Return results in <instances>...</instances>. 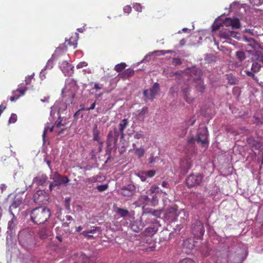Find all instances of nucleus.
Returning a JSON list of instances; mask_svg holds the SVG:
<instances>
[{
	"mask_svg": "<svg viewBox=\"0 0 263 263\" xmlns=\"http://www.w3.org/2000/svg\"><path fill=\"white\" fill-rule=\"evenodd\" d=\"M161 186L163 187H164V188H166V189H168L170 187V185H169V184L166 181H163L161 183Z\"/></svg>",
	"mask_w": 263,
	"mask_h": 263,
	"instance_id": "nucleus-64",
	"label": "nucleus"
},
{
	"mask_svg": "<svg viewBox=\"0 0 263 263\" xmlns=\"http://www.w3.org/2000/svg\"><path fill=\"white\" fill-rule=\"evenodd\" d=\"M179 263H195V262L191 258H186L180 260Z\"/></svg>",
	"mask_w": 263,
	"mask_h": 263,
	"instance_id": "nucleus-56",
	"label": "nucleus"
},
{
	"mask_svg": "<svg viewBox=\"0 0 263 263\" xmlns=\"http://www.w3.org/2000/svg\"><path fill=\"white\" fill-rule=\"evenodd\" d=\"M159 90V84L157 83H154L153 87L149 89L145 90L143 92V95L148 93H151V96H155Z\"/></svg>",
	"mask_w": 263,
	"mask_h": 263,
	"instance_id": "nucleus-22",
	"label": "nucleus"
},
{
	"mask_svg": "<svg viewBox=\"0 0 263 263\" xmlns=\"http://www.w3.org/2000/svg\"><path fill=\"white\" fill-rule=\"evenodd\" d=\"M120 138V134L117 128L115 127L113 130H110L107 135L106 145L108 149H116L118 145V139Z\"/></svg>",
	"mask_w": 263,
	"mask_h": 263,
	"instance_id": "nucleus-6",
	"label": "nucleus"
},
{
	"mask_svg": "<svg viewBox=\"0 0 263 263\" xmlns=\"http://www.w3.org/2000/svg\"><path fill=\"white\" fill-rule=\"evenodd\" d=\"M47 180V176L45 175H42L40 176L34 177L33 179L32 183H36L37 185H44Z\"/></svg>",
	"mask_w": 263,
	"mask_h": 263,
	"instance_id": "nucleus-23",
	"label": "nucleus"
},
{
	"mask_svg": "<svg viewBox=\"0 0 263 263\" xmlns=\"http://www.w3.org/2000/svg\"><path fill=\"white\" fill-rule=\"evenodd\" d=\"M108 187V186L107 184H102L98 185L97 186V189L99 192H103L106 191Z\"/></svg>",
	"mask_w": 263,
	"mask_h": 263,
	"instance_id": "nucleus-49",
	"label": "nucleus"
},
{
	"mask_svg": "<svg viewBox=\"0 0 263 263\" xmlns=\"http://www.w3.org/2000/svg\"><path fill=\"white\" fill-rule=\"evenodd\" d=\"M17 120V116L14 114H12L9 120V123H14Z\"/></svg>",
	"mask_w": 263,
	"mask_h": 263,
	"instance_id": "nucleus-52",
	"label": "nucleus"
},
{
	"mask_svg": "<svg viewBox=\"0 0 263 263\" xmlns=\"http://www.w3.org/2000/svg\"><path fill=\"white\" fill-rule=\"evenodd\" d=\"M133 8L138 12H141L142 11V7L140 3H134L133 5Z\"/></svg>",
	"mask_w": 263,
	"mask_h": 263,
	"instance_id": "nucleus-46",
	"label": "nucleus"
},
{
	"mask_svg": "<svg viewBox=\"0 0 263 263\" xmlns=\"http://www.w3.org/2000/svg\"><path fill=\"white\" fill-rule=\"evenodd\" d=\"M22 198L19 196H16L14 198V199L13 200V202L11 204V205L10 206L9 208V211L11 213V208H17L22 203Z\"/></svg>",
	"mask_w": 263,
	"mask_h": 263,
	"instance_id": "nucleus-28",
	"label": "nucleus"
},
{
	"mask_svg": "<svg viewBox=\"0 0 263 263\" xmlns=\"http://www.w3.org/2000/svg\"><path fill=\"white\" fill-rule=\"evenodd\" d=\"M183 245L184 248L189 250H192L195 247L194 241L191 238H189L183 241Z\"/></svg>",
	"mask_w": 263,
	"mask_h": 263,
	"instance_id": "nucleus-31",
	"label": "nucleus"
},
{
	"mask_svg": "<svg viewBox=\"0 0 263 263\" xmlns=\"http://www.w3.org/2000/svg\"><path fill=\"white\" fill-rule=\"evenodd\" d=\"M158 231V229L155 227H148L144 231V235L147 236H151L154 235Z\"/></svg>",
	"mask_w": 263,
	"mask_h": 263,
	"instance_id": "nucleus-32",
	"label": "nucleus"
},
{
	"mask_svg": "<svg viewBox=\"0 0 263 263\" xmlns=\"http://www.w3.org/2000/svg\"><path fill=\"white\" fill-rule=\"evenodd\" d=\"M172 63L174 65L177 66L181 64L182 62L179 58H173L172 60Z\"/></svg>",
	"mask_w": 263,
	"mask_h": 263,
	"instance_id": "nucleus-54",
	"label": "nucleus"
},
{
	"mask_svg": "<svg viewBox=\"0 0 263 263\" xmlns=\"http://www.w3.org/2000/svg\"><path fill=\"white\" fill-rule=\"evenodd\" d=\"M123 11L125 13L129 14L132 11V7L129 5H126L123 8Z\"/></svg>",
	"mask_w": 263,
	"mask_h": 263,
	"instance_id": "nucleus-58",
	"label": "nucleus"
},
{
	"mask_svg": "<svg viewBox=\"0 0 263 263\" xmlns=\"http://www.w3.org/2000/svg\"><path fill=\"white\" fill-rule=\"evenodd\" d=\"M126 66L125 63H121L117 64L115 67V70L117 72H120L123 70Z\"/></svg>",
	"mask_w": 263,
	"mask_h": 263,
	"instance_id": "nucleus-44",
	"label": "nucleus"
},
{
	"mask_svg": "<svg viewBox=\"0 0 263 263\" xmlns=\"http://www.w3.org/2000/svg\"><path fill=\"white\" fill-rule=\"evenodd\" d=\"M254 72H252V71H250L249 70H246V73L247 75L251 78H252L254 80H257V77L255 76V74L253 73Z\"/></svg>",
	"mask_w": 263,
	"mask_h": 263,
	"instance_id": "nucleus-53",
	"label": "nucleus"
},
{
	"mask_svg": "<svg viewBox=\"0 0 263 263\" xmlns=\"http://www.w3.org/2000/svg\"><path fill=\"white\" fill-rule=\"evenodd\" d=\"M87 65H88V64L86 62H85V61L81 62L77 65V68L80 69V68H83L84 67H86Z\"/></svg>",
	"mask_w": 263,
	"mask_h": 263,
	"instance_id": "nucleus-57",
	"label": "nucleus"
},
{
	"mask_svg": "<svg viewBox=\"0 0 263 263\" xmlns=\"http://www.w3.org/2000/svg\"><path fill=\"white\" fill-rule=\"evenodd\" d=\"M235 56L236 59L238 60L240 62L243 61L246 58V55L245 53L241 50H238L236 52Z\"/></svg>",
	"mask_w": 263,
	"mask_h": 263,
	"instance_id": "nucleus-39",
	"label": "nucleus"
},
{
	"mask_svg": "<svg viewBox=\"0 0 263 263\" xmlns=\"http://www.w3.org/2000/svg\"><path fill=\"white\" fill-rule=\"evenodd\" d=\"M50 233L51 231L49 229L44 228L39 231L38 235L41 239H45L50 236Z\"/></svg>",
	"mask_w": 263,
	"mask_h": 263,
	"instance_id": "nucleus-24",
	"label": "nucleus"
},
{
	"mask_svg": "<svg viewBox=\"0 0 263 263\" xmlns=\"http://www.w3.org/2000/svg\"><path fill=\"white\" fill-rule=\"evenodd\" d=\"M148 108L147 107H143L141 110L139 111L138 116L139 118L142 119L144 118L145 114L147 112Z\"/></svg>",
	"mask_w": 263,
	"mask_h": 263,
	"instance_id": "nucleus-43",
	"label": "nucleus"
},
{
	"mask_svg": "<svg viewBox=\"0 0 263 263\" xmlns=\"http://www.w3.org/2000/svg\"><path fill=\"white\" fill-rule=\"evenodd\" d=\"M157 52H161L162 54H164L165 53H172L173 52V50H155L153 52H149L147 54L144 58V59L140 62V63L143 62L144 61H148V58H149L151 55H153L155 53Z\"/></svg>",
	"mask_w": 263,
	"mask_h": 263,
	"instance_id": "nucleus-26",
	"label": "nucleus"
},
{
	"mask_svg": "<svg viewBox=\"0 0 263 263\" xmlns=\"http://www.w3.org/2000/svg\"><path fill=\"white\" fill-rule=\"evenodd\" d=\"M191 231L197 238L201 239L204 233L203 223L198 220H195L192 223Z\"/></svg>",
	"mask_w": 263,
	"mask_h": 263,
	"instance_id": "nucleus-8",
	"label": "nucleus"
},
{
	"mask_svg": "<svg viewBox=\"0 0 263 263\" xmlns=\"http://www.w3.org/2000/svg\"><path fill=\"white\" fill-rule=\"evenodd\" d=\"M150 195H151L147 193L146 192L145 194H143L140 196V200H142V201L144 202H147L148 203L149 198V196H150Z\"/></svg>",
	"mask_w": 263,
	"mask_h": 263,
	"instance_id": "nucleus-48",
	"label": "nucleus"
},
{
	"mask_svg": "<svg viewBox=\"0 0 263 263\" xmlns=\"http://www.w3.org/2000/svg\"><path fill=\"white\" fill-rule=\"evenodd\" d=\"M248 255V251L246 247L242 250H239L237 251L234 256H231L228 259L230 263H242Z\"/></svg>",
	"mask_w": 263,
	"mask_h": 263,
	"instance_id": "nucleus-9",
	"label": "nucleus"
},
{
	"mask_svg": "<svg viewBox=\"0 0 263 263\" xmlns=\"http://www.w3.org/2000/svg\"><path fill=\"white\" fill-rule=\"evenodd\" d=\"M190 73L189 81H193L195 83V87L198 91L202 92L204 89V85L201 78V71L196 67L189 68L186 71Z\"/></svg>",
	"mask_w": 263,
	"mask_h": 263,
	"instance_id": "nucleus-5",
	"label": "nucleus"
},
{
	"mask_svg": "<svg viewBox=\"0 0 263 263\" xmlns=\"http://www.w3.org/2000/svg\"><path fill=\"white\" fill-rule=\"evenodd\" d=\"M151 93H148L147 94L144 95V96L147 99L153 100L155 96H151Z\"/></svg>",
	"mask_w": 263,
	"mask_h": 263,
	"instance_id": "nucleus-63",
	"label": "nucleus"
},
{
	"mask_svg": "<svg viewBox=\"0 0 263 263\" xmlns=\"http://www.w3.org/2000/svg\"><path fill=\"white\" fill-rule=\"evenodd\" d=\"M144 172L146 174L147 177H149V178L153 177L156 174L155 171H153V170H151V171Z\"/></svg>",
	"mask_w": 263,
	"mask_h": 263,
	"instance_id": "nucleus-59",
	"label": "nucleus"
},
{
	"mask_svg": "<svg viewBox=\"0 0 263 263\" xmlns=\"http://www.w3.org/2000/svg\"><path fill=\"white\" fill-rule=\"evenodd\" d=\"M116 213L121 217H126L129 215V212L127 210L119 208L117 209Z\"/></svg>",
	"mask_w": 263,
	"mask_h": 263,
	"instance_id": "nucleus-38",
	"label": "nucleus"
},
{
	"mask_svg": "<svg viewBox=\"0 0 263 263\" xmlns=\"http://www.w3.org/2000/svg\"><path fill=\"white\" fill-rule=\"evenodd\" d=\"M50 215L49 209L42 206L34 209L30 214L31 219L36 224L44 223L48 221Z\"/></svg>",
	"mask_w": 263,
	"mask_h": 263,
	"instance_id": "nucleus-4",
	"label": "nucleus"
},
{
	"mask_svg": "<svg viewBox=\"0 0 263 263\" xmlns=\"http://www.w3.org/2000/svg\"><path fill=\"white\" fill-rule=\"evenodd\" d=\"M98 232V234H99L100 233V228L98 227L93 228L91 230H88L86 231H84L82 233V235H87V234H95L96 233Z\"/></svg>",
	"mask_w": 263,
	"mask_h": 263,
	"instance_id": "nucleus-42",
	"label": "nucleus"
},
{
	"mask_svg": "<svg viewBox=\"0 0 263 263\" xmlns=\"http://www.w3.org/2000/svg\"><path fill=\"white\" fill-rule=\"evenodd\" d=\"M57 118H58V119L55 122L54 125L50 127L49 123H47V125H46L44 132L42 135L43 137V140L44 143L45 142V135L46 133L48 131V130H50V132H52L54 130V128L55 127H60L61 126H64L65 124L62 123V118L60 116V115H59V117L57 116Z\"/></svg>",
	"mask_w": 263,
	"mask_h": 263,
	"instance_id": "nucleus-13",
	"label": "nucleus"
},
{
	"mask_svg": "<svg viewBox=\"0 0 263 263\" xmlns=\"http://www.w3.org/2000/svg\"><path fill=\"white\" fill-rule=\"evenodd\" d=\"M196 120V118H195V116H194L191 119H190V120H189L184 122V124L185 128L183 131L182 134L180 135L181 136H183L184 135H185L186 134L188 127L190 126H193L195 124Z\"/></svg>",
	"mask_w": 263,
	"mask_h": 263,
	"instance_id": "nucleus-25",
	"label": "nucleus"
},
{
	"mask_svg": "<svg viewBox=\"0 0 263 263\" xmlns=\"http://www.w3.org/2000/svg\"><path fill=\"white\" fill-rule=\"evenodd\" d=\"M78 89L76 81L70 78L66 80L65 87L62 89L61 101H57L51 107L49 120L53 122L61 114L65 111L68 105L75 103L74 98Z\"/></svg>",
	"mask_w": 263,
	"mask_h": 263,
	"instance_id": "nucleus-1",
	"label": "nucleus"
},
{
	"mask_svg": "<svg viewBox=\"0 0 263 263\" xmlns=\"http://www.w3.org/2000/svg\"><path fill=\"white\" fill-rule=\"evenodd\" d=\"M76 35L77 39H76L71 37L69 39L68 43L70 46H73L74 48H76L77 47V40L79 37L78 33H76Z\"/></svg>",
	"mask_w": 263,
	"mask_h": 263,
	"instance_id": "nucleus-41",
	"label": "nucleus"
},
{
	"mask_svg": "<svg viewBox=\"0 0 263 263\" xmlns=\"http://www.w3.org/2000/svg\"><path fill=\"white\" fill-rule=\"evenodd\" d=\"M34 235V230L31 227L20 231L18 235V240L21 246L27 250L33 248L35 245Z\"/></svg>",
	"mask_w": 263,
	"mask_h": 263,
	"instance_id": "nucleus-3",
	"label": "nucleus"
},
{
	"mask_svg": "<svg viewBox=\"0 0 263 263\" xmlns=\"http://www.w3.org/2000/svg\"><path fill=\"white\" fill-rule=\"evenodd\" d=\"M134 137L136 139H139L143 137V135L141 133H136L134 135Z\"/></svg>",
	"mask_w": 263,
	"mask_h": 263,
	"instance_id": "nucleus-62",
	"label": "nucleus"
},
{
	"mask_svg": "<svg viewBox=\"0 0 263 263\" xmlns=\"http://www.w3.org/2000/svg\"><path fill=\"white\" fill-rule=\"evenodd\" d=\"M202 179L203 176L201 174H191L186 179V183L189 187H193L199 185Z\"/></svg>",
	"mask_w": 263,
	"mask_h": 263,
	"instance_id": "nucleus-11",
	"label": "nucleus"
},
{
	"mask_svg": "<svg viewBox=\"0 0 263 263\" xmlns=\"http://www.w3.org/2000/svg\"><path fill=\"white\" fill-rule=\"evenodd\" d=\"M144 215H148L149 216H155L156 218L160 217L161 214V211L160 210L150 209L147 211L144 212Z\"/></svg>",
	"mask_w": 263,
	"mask_h": 263,
	"instance_id": "nucleus-29",
	"label": "nucleus"
},
{
	"mask_svg": "<svg viewBox=\"0 0 263 263\" xmlns=\"http://www.w3.org/2000/svg\"><path fill=\"white\" fill-rule=\"evenodd\" d=\"M151 205L155 206L158 203V199L156 195H151L148 201Z\"/></svg>",
	"mask_w": 263,
	"mask_h": 263,
	"instance_id": "nucleus-35",
	"label": "nucleus"
},
{
	"mask_svg": "<svg viewBox=\"0 0 263 263\" xmlns=\"http://www.w3.org/2000/svg\"><path fill=\"white\" fill-rule=\"evenodd\" d=\"M160 192L161 193H164L166 194L165 192H163L162 190H159L158 186L153 185L150 189L147 191V193L149 194L150 195H154V194H157Z\"/></svg>",
	"mask_w": 263,
	"mask_h": 263,
	"instance_id": "nucleus-33",
	"label": "nucleus"
},
{
	"mask_svg": "<svg viewBox=\"0 0 263 263\" xmlns=\"http://www.w3.org/2000/svg\"><path fill=\"white\" fill-rule=\"evenodd\" d=\"M27 90V88L26 86H23V84H21L18 86L17 89L15 91H13V93H14L15 92H18L20 93V96H22L25 94Z\"/></svg>",
	"mask_w": 263,
	"mask_h": 263,
	"instance_id": "nucleus-37",
	"label": "nucleus"
},
{
	"mask_svg": "<svg viewBox=\"0 0 263 263\" xmlns=\"http://www.w3.org/2000/svg\"><path fill=\"white\" fill-rule=\"evenodd\" d=\"M34 201L37 204H43L48 200V195L44 190L37 191L33 196Z\"/></svg>",
	"mask_w": 263,
	"mask_h": 263,
	"instance_id": "nucleus-14",
	"label": "nucleus"
},
{
	"mask_svg": "<svg viewBox=\"0 0 263 263\" xmlns=\"http://www.w3.org/2000/svg\"><path fill=\"white\" fill-rule=\"evenodd\" d=\"M136 186L133 183H129L122 186L120 190V193L124 196L129 197L133 195L136 191Z\"/></svg>",
	"mask_w": 263,
	"mask_h": 263,
	"instance_id": "nucleus-12",
	"label": "nucleus"
},
{
	"mask_svg": "<svg viewBox=\"0 0 263 263\" xmlns=\"http://www.w3.org/2000/svg\"><path fill=\"white\" fill-rule=\"evenodd\" d=\"M254 118L256 120V123L258 124L260 123L261 124H263V116H262L260 118L254 116Z\"/></svg>",
	"mask_w": 263,
	"mask_h": 263,
	"instance_id": "nucleus-61",
	"label": "nucleus"
},
{
	"mask_svg": "<svg viewBox=\"0 0 263 263\" xmlns=\"http://www.w3.org/2000/svg\"><path fill=\"white\" fill-rule=\"evenodd\" d=\"M190 88L187 86H184L182 89V92L184 96V99L188 103H191L193 101V98L190 97L189 95Z\"/></svg>",
	"mask_w": 263,
	"mask_h": 263,
	"instance_id": "nucleus-27",
	"label": "nucleus"
},
{
	"mask_svg": "<svg viewBox=\"0 0 263 263\" xmlns=\"http://www.w3.org/2000/svg\"><path fill=\"white\" fill-rule=\"evenodd\" d=\"M137 176L140 178L142 181H145L147 178L144 172H140L138 173L137 174Z\"/></svg>",
	"mask_w": 263,
	"mask_h": 263,
	"instance_id": "nucleus-45",
	"label": "nucleus"
},
{
	"mask_svg": "<svg viewBox=\"0 0 263 263\" xmlns=\"http://www.w3.org/2000/svg\"><path fill=\"white\" fill-rule=\"evenodd\" d=\"M50 179L53 181L49 185L50 191H52L54 186H60L62 184H67L69 181V179L67 177L62 176L58 172H54L51 175Z\"/></svg>",
	"mask_w": 263,
	"mask_h": 263,
	"instance_id": "nucleus-7",
	"label": "nucleus"
},
{
	"mask_svg": "<svg viewBox=\"0 0 263 263\" xmlns=\"http://www.w3.org/2000/svg\"><path fill=\"white\" fill-rule=\"evenodd\" d=\"M46 69L44 68L42 70V71L40 72V78L42 80H43L46 78V73L45 72Z\"/></svg>",
	"mask_w": 263,
	"mask_h": 263,
	"instance_id": "nucleus-60",
	"label": "nucleus"
},
{
	"mask_svg": "<svg viewBox=\"0 0 263 263\" xmlns=\"http://www.w3.org/2000/svg\"><path fill=\"white\" fill-rule=\"evenodd\" d=\"M231 27L232 29H238L240 27L239 20L237 18H226L224 20H221L220 17L217 18L212 25V30L215 31L220 30L219 34L221 39L229 40L230 37L236 36V32L226 29L225 31L221 30V28Z\"/></svg>",
	"mask_w": 263,
	"mask_h": 263,
	"instance_id": "nucleus-2",
	"label": "nucleus"
},
{
	"mask_svg": "<svg viewBox=\"0 0 263 263\" xmlns=\"http://www.w3.org/2000/svg\"><path fill=\"white\" fill-rule=\"evenodd\" d=\"M134 151L135 155L139 158L142 157L145 154V150L142 147L136 148Z\"/></svg>",
	"mask_w": 263,
	"mask_h": 263,
	"instance_id": "nucleus-40",
	"label": "nucleus"
},
{
	"mask_svg": "<svg viewBox=\"0 0 263 263\" xmlns=\"http://www.w3.org/2000/svg\"><path fill=\"white\" fill-rule=\"evenodd\" d=\"M65 46L61 45L57 48L54 53L52 54V57L46 63V66H45V69H51L53 66V60L54 58L56 56H58L60 54L61 52L64 51L65 50Z\"/></svg>",
	"mask_w": 263,
	"mask_h": 263,
	"instance_id": "nucleus-16",
	"label": "nucleus"
},
{
	"mask_svg": "<svg viewBox=\"0 0 263 263\" xmlns=\"http://www.w3.org/2000/svg\"><path fill=\"white\" fill-rule=\"evenodd\" d=\"M96 106V101L93 102L90 105V107H84L82 108V109L85 111H89L90 110H92L95 108Z\"/></svg>",
	"mask_w": 263,
	"mask_h": 263,
	"instance_id": "nucleus-51",
	"label": "nucleus"
},
{
	"mask_svg": "<svg viewBox=\"0 0 263 263\" xmlns=\"http://www.w3.org/2000/svg\"><path fill=\"white\" fill-rule=\"evenodd\" d=\"M128 125V121L126 119L122 120L119 124L118 130L120 134V138L123 139L124 137V130Z\"/></svg>",
	"mask_w": 263,
	"mask_h": 263,
	"instance_id": "nucleus-18",
	"label": "nucleus"
},
{
	"mask_svg": "<svg viewBox=\"0 0 263 263\" xmlns=\"http://www.w3.org/2000/svg\"><path fill=\"white\" fill-rule=\"evenodd\" d=\"M254 5L259 6L262 4L263 0H249Z\"/></svg>",
	"mask_w": 263,
	"mask_h": 263,
	"instance_id": "nucleus-55",
	"label": "nucleus"
},
{
	"mask_svg": "<svg viewBox=\"0 0 263 263\" xmlns=\"http://www.w3.org/2000/svg\"><path fill=\"white\" fill-rule=\"evenodd\" d=\"M134 73V71L131 68H128L125 70L122 73L120 74L121 77L124 79L127 78L132 76Z\"/></svg>",
	"mask_w": 263,
	"mask_h": 263,
	"instance_id": "nucleus-34",
	"label": "nucleus"
},
{
	"mask_svg": "<svg viewBox=\"0 0 263 263\" xmlns=\"http://www.w3.org/2000/svg\"><path fill=\"white\" fill-rule=\"evenodd\" d=\"M60 68L65 76H71L73 73L74 66L66 61L60 64Z\"/></svg>",
	"mask_w": 263,
	"mask_h": 263,
	"instance_id": "nucleus-15",
	"label": "nucleus"
},
{
	"mask_svg": "<svg viewBox=\"0 0 263 263\" xmlns=\"http://www.w3.org/2000/svg\"><path fill=\"white\" fill-rule=\"evenodd\" d=\"M166 216L170 220H173L178 216L177 208L175 206L169 208L166 213Z\"/></svg>",
	"mask_w": 263,
	"mask_h": 263,
	"instance_id": "nucleus-19",
	"label": "nucleus"
},
{
	"mask_svg": "<svg viewBox=\"0 0 263 263\" xmlns=\"http://www.w3.org/2000/svg\"><path fill=\"white\" fill-rule=\"evenodd\" d=\"M180 165L184 171H187L189 170H190L192 166L191 162L188 159L182 160L181 161Z\"/></svg>",
	"mask_w": 263,
	"mask_h": 263,
	"instance_id": "nucleus-30",
	"label": "nucleus"
},
{
	"mask_svg": "<svg viewBox=\"0 0 263 263\" xmlns=\"http://www.w3.org/2000/svg\"><path fill=\"white\" fill-rule=\"evenodd\" d=\"M101 176L100 175H96L91 177L87 178L85 180L86 183H96L101 181Z\"/></svg>",
	"mask_w": 263,
	"mask_h": 263,
	"instance_id": "nucleus-36",
	"label": "nucleus"
},
{
	"mask_svg": "<svg viewBox=\"0 0 263 263\" xmlns=\"http://www.w3.org/2000/svg\"><path fill=\"white\" fill-rule=\"evenodd\" d=\"M208 132L205 127H200L198 129L196 141L198 143H200L203 146H207L208 143Z\"/></svg>",
	"mask_w": 263,
	"mask_h": 263,
	"instance_id": "nucleus-10",
	"label": "nucleus"
},
{
	"mask_svg": "<svg viewBox=\"0 0 263 263\" xmlns=\"http://www.w3.org/2000/svg\"><path fill=\"white\" fill-rule=\"evenodd\" d=\"M34 73H32L31 75H30V76H28L26 77L25 78V85H28L30 84L32 80L33 79V77H34Z\"/></svg>",
	"mask_w": 263,
	"mask_h": 263,
	"instance_id": "nucleus-47",
	"label": "nucleus"
},
{
	"mask_svg": "<svg viewBox=\"0 0 263 263\" xmlns=\"http://www.w3.org/2000/svg\"><path fill=\"white\" fill-rule=\"evenodd\" d=\"M131 230L135 232H139L143 228V224L140 221H134L130 224Z\"/></svg>",
	"mask_w": 263,
	"mask_h": 263,
	"instance_id": "nucleus-21",
	"label": "nucleus"
},
{
	"mask_svg": "<svg viewBox=\"0 0 263 263\" xmlns=\"http://www.w3.org/2000/svg\"><path fill=\"white\" fill-rule=\"evenodd\" d=\"M100 132L98 127V125L95 124L92 128V139L98 143H101V138L100 137Z\"/></svg>",
	"mask_w": 263,
	"mask_h": 263,
	"instance_id": "nucleus-20",
	"label": "nucleus"
},
{
	"mask_svg": "<svg viewBox=\"0 0 263 263\" xmlns=\"http://www.w3.org/2000/svg\"><path fill=\"white\" fill-rule=\"evenodd\" d=\"M70 197H67L65 199V206L67 210L70 211Z\"/></svg>",
	"mask_w": 263,
	"mask_h": 263,
	"instance_id": "nucleus-50",
	"label": "nucleus"
},
{
	"mask_svg": "<svg viewBox=\"0 0 263 263\" xmlns=\"http://www.w3.org/2000/svg\"><path fill=\"white\" fill-rule=\"evenodd\" d=\"M11 214L12 215V219L8 222V232L10 234H13L15 232V228L17 224V221L15 217L14 214L11 212Z\"/></svg>",
	"mask_w": 263,
	"mask_h": 263,
	"instance_id": "nucleus-17",
	"label": "nucleus"
}]
</instances>
